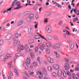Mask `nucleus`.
<instances>
[{"label":"nucleus","mask_w":79,"mask_h":79,"mask_svg":"<svg viewBox=\"0 0 79 79\" xmlns=\"http://www.w3.org/2000/svg\"><path fill=\"white\" fill-rule=\"evenodd\" d=\"M8 64H9V65H11V61H9Z\"/></svg>","instance_id":"56"},{"label":"nucleus","mask_w":79,"mask_h":79,"mask_svg":"<svg viewBox=\"0 0 79 79\" xmlns=\"http://www.w3.org/2000/svg\"><path fill=\"white\" fill-rule=\"evenodd\" d=\"M26 61L28 64H31V60H30L29 58H27Z\"/></svg>","instance_id":"18"},{"label":"nucleus","mask_w":79,"mask_h":79,"mask_svg":"<svg viewBox=\"0 0 79 79\" xmlns=\"http://www.w3.org/2000/svg\"><path fill=\"white\" fill-rule=\"evenodd\" d=\"M15 56L17 58H18L19 56H23V54L21 53H16L15 54Z\"/></svg>","instance_id":"13"},{"label":"nucleus","mask_w":79,"mask_h":79,"mask_svg":"<svg viewBox=\"0 0 79 79\" xmlns=\"http://www.w3.org/2000/svg\"><path fill=\"white\" fill-rule=\"evenodd\" d=\"M47 22H48V20H44L43 21L44 23H47Z\"/></svg>","instance_id":"54"},{"label":"nucleus","mask_w":79,"mask_h":79,"mask_svg":"<svg viewBox=\"0 0 79 79\" xmlns=\"http://www.w3.org/2000/svg\"><path fill=\"white\" fill-rule=\"evenodd\" d=\"M3 48H0V53H1V52H3Z\"/></svg>","instance_id":"40"},{"label":"nucleus","mask_w":79,"mask_h":79,"mask_svg":"<svg viewBox=\"0 0 79 79\" xmlns=\"http://www.w3.org/2000/svg\"><path fill=\"white\" fill-rule=\"evenodd\" d=\"M6 10H7V11H11V7H10L9 8L7 9Z\"/></svg>","instance_id":"52"},{"label":"nucleus","mask_w":79,"mask_h":79,"mask_svg":"<svg viewBox=\"0 0 79 79\" xmlns=\"http://www.w3.org/2000/svg\"><path fill=\"white\" fill-rule=\"evenodd\" d=\"M66 33L67 35H69V34H70V33H69V32L67 30H66Z\"/></svg>","instance_id":"45"},{"label":"nucleus","mask_w":79,"mask_h":79,"mask_svg":"<svg viewBox=\"0 0 79 79\" xmlns=\"http://www.w3.org/2000/svg\"><path fill=\"white\" fill-rule=\"evenodd\" d=\"M20 48L22 50H24V47H23V46H20Z\"/></svg>","instance_id":"47"},{"label":"nucleus","mask_w":79,"mask_h":79,"mask_svg":"<svg viewBox=\"0 0 79 79\" xmlns=\"http://www.w3.org/2000/svg\"><path fill=\"white\" fill-rule=\"evenodd\" d=\"M27 3H31V1L29 0H27Z\"/></svg>","instance_id":"64"},{"label":"nucleus","mask_w":79,"mask_h":79,"mask_svg":"<svg viewBox=\"0 0 79 79\" xmlns=\"http://www.w3.org/2000/svg\"><path fill=\"white\" fill-rule=\"evenodd\" d=\"M48 69L49 71L51 72L52 71V68L50 66H48Z\"/></svg>","instance_id":"22"},{"label":"nucleus","mask_w":79,"mask_h":79,"mask_svg":"<svg viewBox=\"0 0 79 79\" xmlns=\"http://www.w3.org/2000/svg\"><path fill=\"white\" fill-rule=\"evenodd\" d=\"M76 71H79V68L78 67H76L75 69Z\"/></svg>","instance_id":"50"},{"label":"nucleus","mask_w":79,"mask_h":79,"mask_svg":"<svg viewBox=\"0 0 79 79\" xmlns=\"http://www.w3.org/2000/svg\"><path fill=\"white\" fill-rule=\"evenodd\" d=\"M48 61L49 62V63H53V59H52V58L50 57H48Z\"/></svg>","instance_id":"12"},{"label":"nucleus","mask_w":79,"mask_h":79,"mask_svg":"<svg viewBox=\"0 0 79 79\" xmlns=\"http://www.w3.org/2000/svg\"><path fill=\"white\" fill-rule=\"evenodd\" d=\"M42 8L40 7L39 9V12H41L42 11Z\"/></svg>","instance_id":"53"},{"label":"nucleus","mask_w":79,"mask_h":79,"mask_svg":"<svg viewBox=\"0 0 79 79\" xmlns=\"http://www.w3.org/2000/svg\"><path fill=\"white\" fill-rule=\"evenodd\" d=\"M34 74V72H30V73H29L30 75H32V74Z\"/></svg>","instance_id":"63"},{"label":"nucleus","mask_w":79,"mask_h":79,"mask_svg":"<svg viewBox=\"0 0 79 79\" xmlns=\"http://www.w3.org/2000/svg\"><path fill=\"white\" fill-rule=\"evenodd\" d=\"M74 13H77V12H79V10H77V9H74Z\"/></svg>","instance_id":"39"},{"label":"nucleus","mask_w":79,"mask_h":79,"mask_svg":"<svg viewBox=\"0 0 79 79\" xmlns=\"http://www.w3.org/2000/svg\"><path fill=\"white\" fill-rule=\"evenodd\" d=\"M60 76H61V75H62V70H60Z\"/></svg>","instance_id":"60"},{"label":"nucleus","mask_w":79,"mask_h":79,"mask_svg":"<svg viewBox=\"0 0 79 79\" xmlns=\"http://www.w3.org/2000/svg\"><path fill=\"white\" fill-rule=\"evenodd\" d=\"M3 44V40H0V46L2 45Z\"/></svg>","instance_id":"34"},{"label":"nucleus","mask_w":79,"mask_h":79,"mask_svg":"<svg viewBox=\"0 0 79 79\" xmlns=\"http://www.w3.org/2000/svg\"><path fill=\"white\" fill-rule=\"evenodd\" d=\"M39 49H40V50H44L45 49V48H44V46L42 45H41L39 47Z\"/></svg>","instance_id":"25"},{"label":"nucleus","mask_w":79,"mask_h":79,"mask_svg":"<svg viewBox=\"0 0 79 79\" xmlns=\"http://www.w3.org/2000/svg\"><path fill=\"white\" fill-rule=\"evenodd\" d=\"M68 8H69L70 9H71V5H69L68 6Z\"/></svg>","instance_id":"59"},{"label":"nucleus","mask_w":79,"mask_h":79,"mask_svg":"<svg viewBox=\"0 0 79 79\" xmlns=\"http://www.w3.org/2000/svg\"><path fill=\"white\" fill-rule=\"evenodd\" d=\"M46 29L48 33H51L52 32V30L51 28V27L50 25H48L46 27Z\"/></svg>","instance_id":"4"},{"label":"nucleus","mask_w":79,"mask_h":79,"mask_svg":"<svg viewBox=\"0 0 79 79\" xmlns=\"http://www.w3.org/2000/svg\"><path fill=\"white\" fill-rule=\"evenodd\" d=\"M44 64H48V63H47V62L46 61H44Z\"/></svg>","instance_id":"61"},{"label":"nucleus","mask_w":79,"mask_h":79,"mask_svg":"<svg viewBox=\"0 0 79 79\" xmlns=\"http://www.w3.org/2000/svg\"><path fill=\"white\" fill-rule=\"evenodd\" d=\"M72 76H73V79H76V78H77V77H76V76L74 74H73L72 75Z\"/></svg>","instance_id":"28"},{"label":"nucleus","mask_w":79,"mask_h":79,"mask_svg":"<svg viewBox=\"0 0 79 79\" xmlns=\"http://www.w3.org/2000/svg\"><path fill=\"white\" fill-rule=\"evenodd\" d=\"M53 38L54 39V40H57L58 39V36H54Z\"/></svg>","instance_id":"29"},{"label":"nucleus","mask_w":79,"mask_h":79,"mask_svg":"<svg viewBox=\"0 0 79 79\" xmlns=\"http://www.w3.org/2000/svg\"><path fill=\"white\" fill-rule=\"evenodd\" d=\"M54 45L57 48H60V46L58 44H55Z\"/></svg>","instance_id":"33"},{"label":"nucleus","mask_w":79,"mask_h":79,"mask_svg":"<svg viewBox=\"0 0 79 79\" xmlns=\"http://www.w3.org/2000/svg\"><path fill=\"white\" fill-rule=\"evenodd\" d=\"M50 52V49L49 48H47L46 49V52L47 54L49 53Z\"/></svg>","instance_id":"21"},{"label":"nucleus","mask_w":79,"mask_h":79,"mask_svg":"<svg viewBox=\"0 0 79 79\" xmlns=\"http://www.w3.org/2000/svg\"><path fill=\"white\" fill-rule=\"evenodd\" d=\"M37 34L39 35L41 38H42V39H44L45 40H46V41H47L48 40H52V38L51 36H49V35H46V38H45L44 37H43L42 35H41L39 33H37Z\"/></svg>","instance_id":"2"},{"label":"nucleus","mask_w":79,"mask_h":79,"mask_svg":"<svg viewBox=\"0 0 79 79\" xmlns=\"http://www.w3.org/2000/svg\"><path fill=\"white\" fill-rule=\"evenodd\" d=\"M19 43V42H18V41H15L13 43L14 46H15V47H16V45H17V44Z\"/></svg>","instance_id":"16"},{"label":"nucleus","mask_w":79,"mask_h":79,"mask_svg":"<svg viewBox=\"0 0 79 79\" xmlns=\"http://www.w3.org/2000/svg\"><path fill=\"white\" fill-rule=\"evenodd\" d=\"M53 67L55 69L58 70L60 68V66L59 65L56 64H55L53 65Z\"/></svg>","instance_id":"11"},{"label":"nucleus","mask_w":79,"mask_h":79,"mask_svg":"<svg viewBox=\"0 0 79 79\" xmlns=\"http://www.w3.org/2000/svg\"><path fill=\"white\" fill-rule=\"evenodd\" d=\"M3 31H6V28H5V27H3Z\"/></svg>","instance_id":"58"},{"label":"nucleus","mask_w":79,"mask_h":79,"mask_svg":"<svg viewBox=\"0 0 79 79\" xmlns=\"http://www.w3.org/2000/svg\"><path fill=\"white\" fill-rule=\"evenodd\" d=\"M27 44L25 46L24 49L26 51V52H30V51L31 50L30 48H27Z\"/></svg>","instance_id":"9"},{"label":"nucleus","mask_w":79,"mask_h":79,"mask_svg":"<svg viewBox=\"0 0 79 79\" xmlns=\"http://www.w3.org/2000/svg\"><path fill=\"white\" fill-rule=\"evenodd\" d=\"M9 75L10 76H13V73H12V72H10L9 73Z\"/></svg>","instance_id":"51"},{"label":"nucleus","mask_w":79,"mask_h":79,"mask_svg":"<svg viewBox=\"0 0 79 79\" xmlns=\"http://www.w3.org/2000/svg\"><path fill=\"white\" fill-rule=\"evenodd\" d=\"M52 75L53 76V77H56V73L55 72H53L52 73Z\"/></svg>","instance_id":"32"},{"label":"nucleus","mask_w":79,"mask_h":79,"mask_svg":"<svg viewBox=\"0 0 79 79\" xmlns=\"http://www.w3.org/2000/svg\"><path fill=\"white\" fill-rule=\"evenodd\" d=\"M17 0H14V1L12 2V5H11V7H12V6H13V5H15V2H17Z\"/></svg>","instance_id":"31"},{"label":"nucleus","mask_w":79,"mask_h":79,"mask_svg":"<svg viewBox=\"0 0 79 79\" xmlns=\"http://www.w3.org/2000/svg\"><path fill=\"white\" fill-rule=\"evenodd\" d=\"M34 40L31 39L29 41V44H32L34 43Z\"/></svg>","instance_id":"20"},{"label":"nucleus","mask_w":79,"mask_h":79,"mask_svg":"<svg viewBox=\"0 0 79 79\" xmlns=\"http://www.w3.org/2000/svg\"><path fill=\"white\" fill-rule=\"evenodd\" d=\"M14 71L15 73V74L17 75V76H19V73H18V72L17 71V70L16 69H14Z\"/></svg>","instance_id":"30"},{"label":"nucleus","mask_w":79,"mask_h":79,"mask_svg":"<svg viewBox=\"0 0 79 79\" xmlns=\"http://www.w3.org/2000/svg\"><path fill=\"white\" fill-rule=\"evenodd\" d=\"M37 25H38V24L37 23L35 25V29H37Z\"/></svg>","instance_id":"44"},{"label":"nucleus","mask_w":79,"mask_h":79,"mask_svg":"<svg viewBox=\"0 0 79 79\" xmlns=\"http://www.w3.org/2000/svg\"><path fill=\"white\" fill-rule=\"evenodd\" d=\"M17 52H21V49L19 48H18L17 50Z\"/></svg>","instance_id":"46"},{"label":"nucleus","mask_w":79,"mask_h":79,"mask_svg":"<svg viewBox=\"0 0 79 79\" xmlns=\"http://www.w3.org/2000/svg\"><path fill=\"white\" fill-rule=\"evenodd\" d=\"M12 36V35L11 34L9 33L6 36V40H10V39H11Z\"/></svg>","instance_id":"7"},{"label":"nucleus","mask_w":79,"mask_h":79,"mask_svg":"<svg viewBox=\"0 0 79 79\" xmlns=\"http://www.w3.org/2000/svg\"><path fill=\"white\" fill-rule=\"evenodd\" d=\"M34 18V14H30L28 17L27 18V19L28 20H32Z\"/></svg>","instance_id":"6"},{"label":"nucleus","mask_w":79,"mask_h":79,"mask_svg":"<svg viewBox=\"0 0 79 79\" xmlns=\"http://www.w3.org/2000/svg\"><path fill=\"white\" fill-rule=\"evenodd\" d=\"M33 64L34 66H37V65L36 64V63L35 62H34L33 63Z\"/></svg>","instance_id":"55"},{"label":"nucleus","mask_w":79,"mask_h":79,"mask_svg":"<svg viewBox=\"0 0 79 79\" xmlns=\"http://www.w3.org/2000/svg\"><path fill=\"white\" fill-rule=\"evenodd\" d=\"M56 56L57 58H58L60 57V55H59V54H57L56 55Z\"/></svg>","instance_id":"48"},{"label":"nucleus","mask_w":79,"mask_h":79,"mask_svg":"<svg viewBox=\"0 0 79 79\" xmlns=\"http://www.w3.org/2000/svg\"><path fill=\"white\" fill-rule=\"evenodd\" d=\"M63 76L64 77H66V72H65V71H63Z\"/></svg>","instance_id":"27"},{"label":"nucleus","mask_w":79,"mask_h":79,"mask_svg":"<svg viewBox=\"0 0 79 79\" xmlns=\"http://www.w3.org/2000/svg\"><path fill=\"white\" fill-rule=\"evenodd\" d=\"M28 32L29 34H31V33H32V32H33V29H32V28H30L28 30Z\"/></svg>","instance_id":"15"},{"label":"nucleus","mask_w":79,"mask_h":79,"mask_svg":"<svg viewBox=\"0 0 79 79\" xmlns=\"http://www.w3.org/2000/svg\"><path fill=\"white\" fill-rule=\"evenodd\" d=\"M30 56L31 58H34V53L32 52L30 53Z\"/></svg>","instance_id":"23"},{"label":"nucleus","mask_w":79,"mask_h":79,"mask_svg":"<svg viewBox=\"0 0 79 79\" xmlns=\"http://www.w3.org/2000/svg\"><path fill=\"white\" fill-rule=\"evenodd\" d=\"M29 13H30V12H29V11H27L24 13L23 15H24V16H26V15H29Z\"/></svg>","instance_id":"24"},{"label":"nucleus","mask_w":79,"mask_h":79,"mask_svg":"<svg viewBox=\"0 0 79 79\" xmlns=\"http://www.w3.org/2000/svg\"><path fill=\"white\" fill-rule=\"evenodd\" d=\"M66 73L67 76H71V73L69 71H67Z\"/></svg>","instance_id":"17"},{"label":"nucleus","mask_w":79,"mask_h":79,"mask_svg":"<svg viewBox=\"0 0 79 79\" xmlns=\"http://www.w3.org/2000/svg\"><path fill=\"white\" fill-rule=\"evenodd\" d=\"M19 22L21 25L23 23V22L22 20H20Z\"/></svg>","instance_id":"43"},{"label":"nucleus","mask_w":79,"mask_h":79,"mask_svg":"<svg viewBox=\"0 0 79 79\" xmlns=\"http://www.w3.org/2000/svg\"><path fill=\"white\" fill-rule=\"evenodd\" d=\"M23 66L26 69H28V66H27V63H26V62H24Z\"/></svg>","instance_id":"14"},{"label":"nucleus","mask_w":79,"mask_h":79,"mask_svg":"<svg viewBox=\"0 0 79 79\" xmlns=\"http://www.w3.org/2000/svg\"><path fill=\"white\" fill-rule=\"evenodd\" d=\"M35 39H40V37L39 35H36L34 36Z\"/></svg>","instance_id":"19"},{"label":"nucleus","mask_w":79,"mask_h":79,"mask_svg":"<svg viewBox=\"0 0 79 79\" xmlns=\"http://www.w3.org/2000/svg\"><path fill=\"white\" fill-rule=\"evenodd\" d=\"M11 58V55L10 54H7L5 58L4 56H1L0 57V61H3L6 60H10Z\"/></svg>","instance_id":"1"},{"label":"nucleus","mask_w":79,"mask_h":79,"mask_svg":"<svg viewBox=\"0 0 79 79\" xmlns=\"http://www.w3.org/2000/svg\"><path fill=\"white\" fill-rule=\"evenodd\" d=\"M39 74L40 75H41V74H42V73H41V72H39V71H37L36 73V74H37V75H39Z\"/></svg>","instance_id":"38"},{"label":"nucleus","mask_w":79,"mask_h":79,"mask_svg":"<svg viewBox=\"0 0 79 79\" xmlns=\"http://www.w3.org/2000/svg\"><path fill=\"white\" fill-rule=\"evenodd\" d=\"M46 45L47 47L49 48L50 47V44L48 43H46Z\"/></svg>","instance_id":"37"},{"label":"nucleus","mask_w":79,"mask_h":79,"mask_svg":"<svg viewBox=\"0 0 79 79\" xmlns=\"http://www.w3.org/2000/svg\"><path fill=\"white\" fill-rule=\"evenodd\" d=\"M35 17L36 19H38V18H39V15H36L35 16Z\"/></svg>","instance_id":"57"},{"label":"nucleus","mask_w":79,"mask_h":79,"mask_svg":"<svg viewBox=\"0 0 79 79\" xmlns=\"http://www.w3.org/2000/svg\"><path fill=\"white\" fill-rule=\"evenodd\" d=\"M21 3L19 1H18L16 2L15 3V5L17 7H15L14 8V10H19V9H20V8H23V7L21 6Z\"/></svg>","instance_id":"3"},{"label":"nucleus","mask_w":79,"mask_h":79,"mask_svg":"<svg viewBox=\"0 0 79 79\" xmlns=\"http://www.w3.org/2000/svg\"><path fill=\"white\" fill-rule=\"evenodd\" d=\"M39 60H40V57H38L37 58V60L38 61H39Z\"/></svg>","instance_id":"62"},{"label":"nucleus","mask_w":79,"mask_h":79,"mask_svg":"<svg viewBox=\"0 0 79 79\" xmlns=\"http://www.w3.org/2000/svg\"><path fill=\"white\" fill-rule=\"evenodd\" d=\"M38 49H39V48L38 47H36L35 48V52H38Z\"/></svg>","instance_id":"49"},{"label":"nucleus","mask_w":79,"mask_h":79,"mask_svg":"<svg viewBox=\"0 0 79 79\" xmlns=\"http://www.w3.org/2000/svg\"><path fill=\"white\" fill-rule=\"evenodd\" d=\"M50 15H51V12H47L46 14V16H49Z\"/></svg>","instance_id":"26"},{"label":"nucleus","mask_w":79,"mask_h":79,"mask_svg":"<svg viewBox=\"0 0 79 79\" xmlns=\"http://www.w3.org/2000/svg\"><path fill=\"white\" fill-rule=\"evenodd\" d=\"M42 71L43 74L44 75H47V72L46 70L44 68L42 69Z\"/></svg>","instance_id":"10"},{"label":"nucleus","mask_w":79,"mask_h":79,"mask_svg":"<svg viewBox=\"0 0 79 79\" xmlns=\"http://www.w3.org/2000/svg\"><path fill=\"white\" fill-rule=\"evenodd\" d=\"M41 44L42 45V46H44V47H45V45H46V43L45 42H43Z\"/></svg>","instance_id":"36"},{"label":"nucleus","mask_w":79,"mask_h":79,"mask_svg":"<svg viewBox=\"0 0 79 79\" xmlns=\"http://www.w3.org/2000/svg\"><path fill=\"white\" fill-rule=\"evenodd\" d=\"M57 75L59 77H60V70H59L57 72Z\"/></svg>","instance_id":"41"},{"label":"nucleus","mask_w":79,"mask_h":79,"mask_svg":"<svg viewBox=\"0 0 79 79\" xmlns=\"http://www.w3.org/2000/svg\"><path fill=\"white\" fill-rule=\"evenodd\" d=\"M64 67L66 71H67V70H68L69 68H70L69 65V64L68 63H66L65 64V65L64 66Z\"/></svg>","instance_id":"8"},{"label":"nucleus","mask_w":79,"mask_h":79,"mask_svg":"<svg viewBox=\"0 0 79 79\" xmlns=\"http://www.w3.org/2000/svg\"><path fill=\"white\" fill-rule=\"evenodd\" d=\"M68 43L69 44L70 47L71 49H73L74 47V43L72 41H68Z\"/></svg>","instance_id":"5"},{"label":"nucleus","mask_w":79,"mask_h":79,"mask_svg":"<svg viewBox=\"0 0 79 79\" xmlns=\"http://www.w3.org/2000/svg\"><path fill=\"white\" fill-rule=\"evenodd\" d=\"M15 37L16 38H18L19 37V34L18 33H16L15 34Z\"/></svg>","instance_id":"35"},{"label":"nucleus","mask_w":79,"mask_h":79,"mask_svg":"<svg viewBox=\"0 0 79 79\" xmlns=\"http://www.w3.org/2000/svg\"><path fill=\"white\" fill-rule=\"evenodd\" d=\"M54 4H56V6H57L58 7H60V5L58 3H57L56 2H54Z\"/></svg>","instance_id":"42"}]
</instances>
